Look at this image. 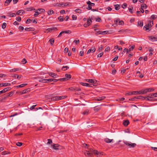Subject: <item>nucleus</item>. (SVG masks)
I'll return each instance as SVG.
<instances>
[{
  "mask_svg": "<svg viewBox=\"0 0 157 157\" xmlns=\"http://www.w3.org/2000/svg\"><path fill=\"white\" fill-rule=\"evenodd\" d=\"M51 147L55 150L61 149L63 148L62 146L57 144H53L51 145Z\"/></svg>",
  "mask_w": 157,
  "mask_h": 157,
  "instance_id": "obj_2",
  "label": "nucleus"
},
{
  "mask_svg": "<svg viewBox=\"0 0 157 157\" xmlns=\"http://www.w3.org/2000/svg\"><path fill=\"white\" fill-rule=\"evenodd\" d=\"M137 99L136 96H135L133 98L129 99V100L131 101H136Z\"/></svg>",
  "mask_w": 157,
  "mask_h": 157,
  "instance_id": "obj_57",
  "label": "nucleus"
},
{
  "mask_svg": "<svg viewBox=\"0 0 157 157\" xmlns=\"http://www.w3.org/2000/svg\"><path fill=\"white\" fill-rule=\"evenodd\" d=\"M24 11L23 10H18L16 12V15H18L20 14L21 13H22V14H23L24 13Z\"/></svg>",
  "mask_w": 157,
  "mask_h": 157,
  "instance_id": "obj_24",
  "label": "nucleus"
},
{
  "mask_svg": "<svg viewBox=\"0 0 157 157\" xmlns=\"http://www.w3.org/2000/svg\"><path fill=\"white\" fill-rule=\"evenodd\" d=\"M65 76L66 77L65 78H66V80H69L70 79L71 77V75L68 74H66Z\"/></svg>",
  "mask_w": 157,
  "mask_h": 157,
  "instance_id": "obj_19",
  "label": "nucleus"
},
{
  "mask_svg": "<svg viewBox=\"0 0 157 157\" xmlns=\"http://www.w3.org/2000/svg\"><path fill=\"white\" fill-rule=\"evenodd\" d=\"M36 11H40V12H41V13H44L45 12L44 9H38L36 10Z\"/></svg>",
  "mask_w": 157,
  "mask_h": 157,
  "instance_id": "obj_36",
  "label": "nucleus"
},
{
  "mask_svg": "<svg viewBox=\"0 0 157 157\" xmlns=\"http://www.w3.org/2000/svg\"><path fill=\"white\" fill-rule=\"evenodd\" d=\"M64 4L63 2H60V3H57L56 4V6L60 7L61 6H63Z\"/></svg>",
  "mask_w": 157,
  "mask_h": 157,
  "instance_id": "obj_26",
  "label": "nucleus"
},
{
  "mask_svg": "<svg viewBox=\"0 0 157 157\" xmlns=\"http://www.w3.org/2000/svg\"><path fill=\"white\" fill-rule=\"evenodd\" d=\"M148 25H149L150 27L151 28L153 25V21H149Z\"/></svg>",
  "mask_w": 157,
  "mask_h": 157,
  "instance_id": "obj_29",
  "label": "nucleus"
},
{
  "mask_svg": "<svg viewBox=\"0 0 157 157\" xmlns=\"http://www.w3.org/2000/svg\"><path fill=\"white\" fill-rule=\"evenodd\" d=\"M54 12L53 10H49L48 11V14L49 15H50L54 14Z\"/></svg>",
  "mask_w": 157,
  "mask_h": 157,
  "instance_id": "obj_27",
  "label": "nucleus"
},
{
  "mask_svg": "<svg viewBox=\"0 0 157 157\" xmlns=\"http://www.w3.org/2000/svg\"><path fill=\"white\" fill-rule=\"evenodd\" d=\"M48 73L50 76L53 78H57L58 77V75L55 73L52 72H49Z\"/></svg>",
  "mask_w": 157,
  "mask_h": 157,
  "instance_id": "obj_7",
  "label": "nucleus"
},
{
  "mask_svg": "<svg viewBox=\"0 0 157 157\" xmlns=\"http://www.w3.org/2000/svg\"><path fill=\"white\" fill-rule=\"evenodd\" d=\"M6 23H3L2 25V28L3 29H4L6 28Z\"/></svg>",
  "mask_w": 157,
  "mask_h": 157,
  "instance_id": "obj_51",
  "label": "nucleus"
},
{
  "mask_svg": "<svg viewBox=\"0 0 157 157\" xmlns=\"http://www.w3.org/2000/svg\"><path fill=\"white\" fill-rule=\"evenodd\" d=\"M80 84H81L82 85L86 86H87V87H92L93 86H94V85H93L92 84H90L86 83L85 82H80Z\"/></svg>",
  "mask_w": 157,
  "mask_h": 157,
  "instance_id": "obj_6",
  "label": "nucleus"
},
{
  "mask_svg": "<svg viewBox=\"0 0 157 157\" xmlns=\"http://www.w3.org/2000/svg\"><path fill=\"white\" fill-rule=\"evenodd\" d=\"M9 16L10 17H14L16 16V14L15 13H9Z\"/></svg>",
  "mask_w": 157,
  "mask_h": 157,
  "instance_id": "obj_37",
  "label": "nucleus"
},
{
  "mask_svg": "<svg viewBox=\"0 0 157 157\" xmlns=\"http://www.w3.org/2000/svg\"><path fill=\"white\" fill-rule=\"evenodd\" d=\"M144 90H142L138 91H133V92H134V95L136 94H144Z\"/></svg>",
  "mask_w": 157,
  "mask_h": 157,
  "instance_id": "obj_4",
  "label": "nucleus"
},
{
  "mask_svg": "<svg viewBox=\"0 0 157 157\" xmlns=\"http://www.w3.org/2000/svg\"><path fill=\"white\" fill-rule=\"evenodd\" d=\"M103 47V45H101L100 47L98 49V50L99 52H100L102 50V49Z\"/></svg>",
  "mask_w": 157,
  "mask_h": 157,
  "instance_id": "obj_53",
  "label": "nucleus"
},
{
  "mask_svg": "<svg viewBox=\"0 0 157 157\" xmlns=\"http://www.w3.org/2000/svg\"><path fill=\"white\" fill-rule=\"evenodd\" d=\"M101 109V108L99 107H94V110L96 112H97L99 110Z\"/></svg>",
  "mask_w": 157,
  "mask_h": 157,
  "instance_id": "obj_45",
  "label": "nucleus"
},
{
  "mask_svg": "<svg viewBox=\"0 0 157 157\" xmlns=\"http://www.w3.org/2000/svg\"><path fill=\"white\" fill-rule=\"evenodd\" d=\"M126 95H134V92L133 91L132 92H128L126 93L125 94Z\"/></svg>",
  "mask_w": 157,
  "mask_h": 157,
  "instance_id": "obj_30",
  "label": "nucleus"
},
{
  "mask_svg": "<svg viewBox=\"0 0 157 157\" xmlns=\"http://www.w3.org/2000/svg\"><path fill=\"white\" fill-rule=\"evenodd\" d=\"M77 16L75 15H72V18L73 20H76L77 19Z\"/></svg>",
  "mask_w": 157,
  "mask_h": 157,
  "instance_id": "obj_63",
  "label": "nucleus"
},
{
  "mask_svg": "<svg viewBox=\"0 0 157 157\" xmlns=\"http://www.w3.org/2000/svg\"><path fill=\"white\" fill-rule=\"evenodd\" d=\"M128 10L130 13H132L133 11V7L131 6V7L128 8Z\"/></svg>",
  "mask_w": 157,
  "mask_h": 157,
  "instance_id": "obj_50",
  "label": "nucleus"
},
{
  "mask_svg": "<svg viewBox=\"0 0 157 157\" xmlns=\"http://www.w3.org/2000/svg\"><path fill=\"white\" fill-rule=\"evenodd\" d=\"M38 11H36L35 13L34 14L33 16L35 17H36L39 14L41 13V12H40V11H39V12H38Z\"/></svg>",
  "mask_w": 157,
  "mask_h": 157,
  "instance_id": "obj_23",
  "label": "nucleus"
},
{
  "mask_svg": "<svg viewBox=\"0 0 157 157\" xmlns=\"http://www.w3.org/2000/svg\"><path fill=\"white\" fill-rule=\"evenodd\" d=\"M114 7L116 10H118L120 9V5L118 4L115 5Z\"/></svg>",
  "mask_w": 157,
  "mask_h": 157,
  "instance_id": "obj_40",
  "label": "nucleus"
},
{
  "mask_svg": "<svg viewBox=\"0 0 157 157\" xmlns=\"http://www.w3.org/2000/svg\"><path fill=\"white\" fill-rule=\"evenodd\" d=\"M138 25L140 27H142L143 26V23L141 21H139L138 23Z\"/></svg>",
  "mask_w": 157,
  "mask_h": 157,
  "instance_id": "obj_43",
  "label": "nucleus"
},
{
  "mask_svg": "<svg viewBox=\"0 0 157 157\" xmlns=\"http://www.w3.org/2000/svg\"><path fill=\"white\" fill-rule=\"evenodd\" d=\"M95 47H93L91 49H89L87 52V54H88L90 53L91 52H94L95 51Z\"/></svg>",
  "mask_w": 157,
  "mask_h": 157,
  "instance_id": "obj_8",
  "label": "nucleus"
},
{
  "mask_svg": "<svg viewBox=\"0 0 157 157\" xmlns=\"http://www.w3.org/2000/svg\"><path fill=\"white\" fill-rule=\"evenodd\" d=\"M152 19H155L156 18V16L155 15H152L151 16Z\"/></svg>",
  "mask_w": 157,
  "mask_h": 157,
  "instance_id": "obj_61",
  "label": "nucleus"
},
{
  "mask_svg": "<svg viewBox=\"0 0 157 157\" xmlns=\"http://www.w3.org/2000/svg\"><path fill=\"white\" fill-rule=\"evenodd\" d=\"M10 152L7 151H4L1 154L2 155H5L10 154Z\"/></svg>",
  "mask_w": 157,
  "mask_h": 157,
  "instance_id": "obj_39",
  "label": "nucleus"
},
{
  "mask_svg": "<svg viewBox=\"0 0 157 157\" xmlns=\"http://www.w3.org/2000/svg\"><path fill=\"white\" fill-rule=\"evenodd\" d=\"M130 47L129 48V50H128V52L130 51H132L135 47V46L134 45L131 46H130Z\"/></svg>",
  "mask_w": 157,
  "mask_h": 157,
  "instance_id": "obj_46",
  "label": "nucleus"
},
{
  "mask_svg": "<svg viewBox=\"0 0 157 157\" xmlns=\"http://www.w3.org/2000/svg\"><path fill=\"white\" fill-rule=\"evenodd\" d=\"M105 98V96H102L101 97L95 98V100L98 101H101L104 100Z\"/></svg>",
  "mask_w": 157,
  "mask_h": 157,
  "instance_id": "obj_10",
  "label": "nucleus"
},
{
  "mask_svg": "<svg viewBox=\"0 0 157 157\" xmlns=\"http://www.w3.org/2000/svg\"><path fill=\"white\" fill-rule=\"evenodd\" d=\"M48 142L47 143V144H51L52 143V141L51 139H48Z\"/></svg>",
  "mask_w": 157,
  "mask_h": 157,
  "instance_id": "obj_64",
  "label": "nucleus"
},
{
  "mask_svg": "<svg viewBox=\"0 0 157 157\" xmlns=\"http://www.w3.org/2000/svg\"><path fill=\"white\" fill-rule=\"evenodd\" d=\"M43 83H46L49 82L48 79H43Z\"/></svg>",
  "mask_w": 157,
  "mask_h": 157,
  "instance_id": "obj_54",
  "label": "nucleus"
},
{
  "mask_svg": "<svg viewBox=\"0 0 157 157\" xmlns=\"http://www.w3.org/2000/svg\"><path fill=\"white\" fill-rule=\"evenodd\" d=\"M108 31H101V35H104L105 34H106L108 33Z\"/></svg>",
  "mask_w": 157,
  "mask_h": 157,
  "instance_id": "obj_56",
  "label": "nucleus"
},
{
  "mask_svg": "<svg viewBox=\"0 0 157 157\" xmlns=\"http://www.w3.org/2000/svg\"><path fill=\"white\" fill-rule=\"evenodd\" d=\"M89 111L88 110L86 109L84 112H83L82 114L83 115H87L88 114Z\"/></svg>",
  "mask_w": 157,
  "mask_h": 157,
  "instance_id": "obj_32",
  "label": "nucleus"
},
{
  "mask_svg": "<svg viewBox=\"0 0 157 157\" xmlns=\"http://www.w3.org/2000/svg\"><path fill=\"white\" fill-rule=\"evenodd\" d=\"M127 6V5L126 3H124L122 5V8L124 9L126 8Z\"/></svg>",
  "mask_w": 157,
  "mask_h": 157,
  "instance_id": "obj_59",
  "label": "nucleus"
},
{
  "mask_svg": "<svg viewBox=\"0 0 157 157\" xmlns=\"http://www.w3.org/2000/svg\"><path fill=\"white\" fill-rule=\"evenodd\" d=\"M10 87H7L3 89V90L0 91V94L2 93H4L6 92L7 91L10 90Z\"/></svg>",
  "mask_w": 157,
  "mask_h": 157,
  "instance_id": "obj_9",
  "label": "nucleus"
},
{
  "mask_svg": "<svg viewBox=\"0 0 157 157\" xmlns=\"http://www.w3.org/2000/svg\"><path fill=\"white\" fill-rule=\"evenodd\" d=\"M137 99H144L146 98L147 97H143L142 96H137Z\"/></svg>",
  "mask_w": 157,
  "mask_h": 157,
  "instance_id": "obj_18",
  "label": "nucleus"
},
{
  "mask_svg": "<svg viewBox=\"0 0 157 157\" xmlns=\"http://www.w3.org/2000/svg\"><path fill=\"white\" fill-rule=\"evenodd\" d=\"M129 122L128 120H126L124 121L123 124L124 125L126 126L129 124Z\"/></svg>",
  "mask_w": 157,
  "mask_h": 157,
  "instance_id": "obj_14",
  "label": "nucleus"
},
{
  "mask_svg": "<svg viewBox=\"0 0 157 157\" xmlns=\"http://www.w3.org/2000/svg\"><path fill=\"white\" fill-rule=\"evenodd\" d=\"M75 12L77 13H82V10L80 9H76L75 10Z\"/></svg>",
  "mask_w": 157,
  "mask_h": 157,
  "instance_id": "obj_41",
  "label": "nucleus"
},
{
  "mask_svg": "<svg viewBox=\"0 0 157 157\" xmlns=\"http://www.w3.org/2000/svg\"><path fill=\"white\" fill-rule=\"evenodd\" d=\"M59 96L53 97L51 98L52 101H57L59 100V98H58Z\"/></svg>",
  "mask_w": 157,
  "mask_h": 157,
  "instance_id": "obj_20",
  "label": "nucleus"
},
{
  "mask_svg": "<svg viewBox=\"0 0 157 157\" xmlns=\"http://www.w3.org/2000/svg\"><path fill=\"white\" fill-rule=\"evenodd\" d=\"M141 9H146L147 8V6L145 4H142L141 6Z\"/></svg>",
  "mask_w": 157,
  "mask_h": 157,
  "instance_id": "obj_33",
  "label": "nucleus"
},
{
  "mask_svg": "<svg viewBox=\"0 0 157 157\" xmlns=\"http://www.w3.org/2000/svg\"><path fill=\"white\" fill-rule=\"evenodd\" d=\"M110 50V48L109 47H107L105 49V52H108Z\"/></svg>",
  "mask_w": 157,
  "mask_h": 157,
  "instance_id": "obj_62",
  "label": "nucleus"
},
{
  "mask_svg": "<svg viewBox=\"0 0 157 157\" xmlns=\"http://www.w3.org/2000/svg\"><path fill=\"white\" fill-rule=\"evenodd\" d=\"M88 150H86L84 152V154L86 156H91L93 155V154L96 155L98 156H100L101 154L99 152H98L97 150H94L93 149L87 147Z\"/></svg>",
  "mask_w": 157,
  "mask_h": 157,
  "instance_id": "obj_1",
  "label": "nucleus"
},
{
  "mask_svg": "<svg viewBox=\"0 0 157 157\" xmlns=\"http://www.w3.org/2000/svg\"><path fill=\"white\" fill-rule=\"evenodd\" d=\"M27 90H28L27 89H25V90H22V91H21L20 92V94H22L26 93L27 91Z\"/></svg>",
  "mask_w": 157,
  "mask_h": 157,
  "instance_id": "obj_44",
  "label": "nucleus"
},
{
  "mask_svg": "<svg viewBox=\"0 0 157 157\" xmlns=\"http://www.w3.org/2000/svg\"><path fill=\"white\" fill-rule=\"evenodd\" d=\"M86 82H89L90 83H95V82L96 81L94 79H86Z\"/></svg>",
  "mask_w": 157,
  "mask_h": 157,
  "instance_id": "obj_12",
  "label": "nucleus"
},
{
  "mask_svg": "<svg viewBox=\"0 0 157 157\" xmlns=\"http://www.w3.org/2000/svg\"><path fill=\"white\" fill-rule=\"evenodd\" d=\"M149 39L152 41H157V36H149Z\"/></svg>",
  "mask_w": 157,
  "mask_h": 157,
  "instance_id": "obj_5",
  "label": "nucleus"
},
{
  "mask_svg": "<svg viewBox=\"0 0 157 157\" xmlns=\"http://www.w3.org/2000/svg\"><path fill=\"white\" fill-rule=\"evenodd\" d=\"M59 98V100L64 99L65 98V96H59L58 97Z\"/></svg>",
  "mask_w": 157,
  "mask_h": 157,
  "instance_id": "obj_60",
  "label": "nucleus"
},
{
  "mask_svg": "<svg viewBox=\"0 0 157 157\" xmlns=\"http://www.w3.org/2000/svg\"><path fill=\"white\" fill-rule=\"evenodd\" d=\"M27 84V83L22 84H21V85H18V86H16V87L17 88H19V87H23L25 86Z\"/></svg>",
  "mask_w": 157,
  "mask_h": 157,
  "instance_id": "obj_21",
  "label": "nucleus"
},
{
  "mask_svg": "<svg viewBox=\"0 0 157 157\" xmlns=\"http://www.w3.org/2000/svg\"><path fill=\"white\" fill-rule=\"evenodd\" d=\"M70 4H71L70 3H67V2H65L64 3L63 6L62 7L64 6H70Z\"/></svg>",
  "mask_w": 157,
  "mask_h": 157,
  "instance_id": "obj_47",
  "label": "nucleus"
},
{
  "mask_svg": "<svg viewBox=\"0 0 157 157\" xmlns=\"http://www.w3.org/2000/svg\"><path fill=\"white\" fill-rule=\"evenodd\" d=\"M150 28V26L149 25L147 24V25H145V26H144V28L145 29V30H148Z\"/></svg>",
  "mask_w": 157,
  "mask_h": 157,
  "instance_id": "obj_38",
  "label": "nucleus"
},
{
  "mask_svg": "<svg viewBox=\"0 0 157 157\" xmlns=\"http://www.w3.org/2000/svg\"><path fill=\"white\" fill-rule=\"evenodd\" d=\"M91 22H92V21L90 18H89L87 19L86 23L88 24V25H90Z\"/></svg>",
  "mask_w": 157,
  "mask_h": 157,
  "instance_id": "obj_34",
  "label": "nucleus"
},
{
  "mask_svg": "<svg viewBox=\"0 0 157 157\" xmlns=\"http://www.w3.org/2000/svg\"><path fill=\"white\" fill-rule=\"evenodd\" d=\"M124 143L126 145H128L130 147L133 148L136 146L135 143H131L130 142H127L126 141L124 142Z\"/></svg>",
  "mask_w": 157,
  "mask_h": 157,
  "instance_id": "obj_3",
  "label": "nucleus"
},
{
  "mask_svg": "<svg viewBox=\"0 0 157 157\" xmlns=\"http://www.w3.org/2000/svg\"><path fill=\"white\" fill-rule=\"evenodd\" d=\"M119 18H115L114 20V24L113 25L115 26V25H117V24H118L119 21Z\"/></svg>",
  "mask_w": 157,
  "mask_h": 157,
  "instance_id": "obj_16",
  "label": "nucleus"
},
{
  "mask_svg": "<svg viewBox=\"0 0 157 157\" xmlns=\"http://www.w3.org/2000/svg\"><path fill=\"white\" fill-rule=\"evenodd\" d=\"M154 90L152 89L151 88H147L145 89H144V94L147 93V92H149L152 91Z\"/></svg>",
  "mask_w": 157,
  "mask_h": 157,
  "instance_id": "obj_11",
  "label": "nucleus"
},
{
  "mask_svg": "<svg viewBox=\"0 0 157 157\" xmlns=\"http://www.w3.org/2000/svg\"><path fill=\"white\" fill-rule=\"evenodd\" d=\"M63 33H65L66 34H70L71 33V32L70 30H67L66 31H62Z\"/></svg>",
  "mask_w": 157,
  "mask_h": 157,
  "instance_id": "obj_35",
  "label": "nucleus"
},
{
  "mask_svg": "<svg viewBox=\"0 0 157 157\" xmlns=\"http://www.w3.org/2000/svg\"><path fill=\"white\" fill-rule=\"evenodd\" d=\"M59 80V79H56L54 78H52V79H48V81H49V82H50L52 81L54 82H56Z\"/></svg>",
  "mask_w": 157,
  "mask_h": 157,
  "instance_id": "obj_22",
  "label": "nucleus"
},
{
  "mask_svg": "<svg viewBox=\"0 0 157 157\" xmlns=\"http://www.w3.org/2000/svg\"><path fill=\"white\" fill-rule=\"evenodd\" d=\"M12 0H6L5 2V5H8L11 1Z\"/></svg>",
  "mask_w": 157,
  "mask_h": 157,
  "instance_id": "obj_31",
  "label": "nucleus"
},
{
  "mask_svg": "<svg viewBox=\"0 0 157 157\" xmlns=\"http://www.w3.org/2000/svg\"><path fill=\"white\" fill-rule=\"evenodd\" d=\"M20 69L19 68H14L12 69H11L10 70V72H14L20 70Z\"/></svg>",
  "mask_w": 157,
  "mask_h": 157,
  "instance_id": "obj_25",
  "label": "nucleus"
},
{
  "mask_svg": "<svg viewBox=\"0 0 157 157\" xmlns=\"http://www.w3.org/2000/svg\"><path fill=\"white\" fill-rule=\"evenodd\" d=\"M58 19L60 21H63V18L62 17L60 16L58 17Z\"/></svg>",
  "mask_w": 157,
  "mask_h": 157,
  "instance_id": "obj_49",
  "label": "nucleus"
},
{
  "mask_svg": "<svg viewBox=\"0 0 157 157\" xmlns=\"http://www.w3.org/2000/svg\"><path fill=\"white\" fill-rule=\"evenodd\" d=\"M113 140V139H109L108 138H105L104 139V141L108 143H110Z\"/></svg>",
  "mask_w": 157,
  "mask_h": 157,
  "instance_id": "obj_17",
  "label": "nucleus"
},
{
  "mask_svg": "<svg viewBox=\"0 0 157 157\" xmlns=\"http://www.w3.org/2000/svg\"><path fill=\"white\" fill-rule=\"evenodd\" d=\"M10 85V83H0V87L8 86Z\"/></svg>",
  "mask_w": 157,
  "mask_h": 157,
  "instance_id": "obj_13",
  "label": "nucleus"
},
{
  "mask_svg": "<svg viewBox=\"0 0 157 157\" xmlns=\"http://www.w3.org/2000/svg\"><path fill=\"white\" fill-rule=\"evenodd\" d=\"M32 28H30H30L26 27L25 29V30L26 31H30L32 30Z\"/></svg>",
  "mask_w": 157,
  "mask_h": 157,
  "instance_id": "obj_48",
  "label": "nucleus"
},
{
  "mask_svg": "<svg viewBox=\"0 0 157 157\" xmlns=\"http://www.w3.org/2000/svg\"><path fill=\"white\" fill-rule=\"evenodd\" d=\"M57 29L56 27H52L49 29V31L52 32L53 30H57Z\"/></svg>",
  "mask_w": 157,
  "mask_h": 157,
  "instance_id": "obj_28",
  "label": "nucleus"
},
{
  "mask_svg": "<svg viewBox=\"0 0 157 157\" xmlns=\"http://www.w3.org/2000/svg\"><path fill=\"white\" fill-rule=\"evenodd\" d=\"M49 41L50 42V43L52 44V45L54 41V39H50L49 40Z\"/></svg>",
  "mask_w": 157,
  "mask_h": 157,
  "instance_id": "obj_52",
  "label": "nucleus"
},
{
  "mask_svg": "<svg viewBox=\"0 0 157 157\" xmlns=\"http://www.w3.org/2000/svg\"><path fill=\"white\" fill-rule=\"evenodd\" d=\"M118 24L119 25H122L124 24V22L123 21H120L119 20V21Z\"/></svg>",
  "mask_w": 157,
  "mask_h": 157,
  "instance_id": "obj_55",
  "label": "nucleus"
},
{
  "mask_svg": "<svg viewBox=\"0 0 157 157\" xmlns=\"http://www.w3.org/2000/svg\"><path fill=\"white\" fill-rule=\"evenodd\" d=\"M69 68V67L67 66H63L62 68V70L63 71H65L66 70Z\"/></svg>",
  "mask_w": 157,
  "mask_h": 157,
  "instance_id": "obj_42",
  "label": "nucleus"
},
{
  "mask_svg": "<svg viewBox=\"0 0 157 157\" xmlns=\"http://www.w3.org/2000/svg\"><path fill=\"white\" fill-rule=\"evenodd\" d=\"M157 97V93L152 94L150 95V96L149 95L148 96H147V97L150 98H152V97Z\"/></svg>",
  "mask_w": 157,
  "mask_h": 157,
  "instance_id": "obj_15",
  "label": "nucleus"
},
{
  "mask_svg": "<svg viewBox=\"0 0 157 157\" xmlns=\"http://www.w3.org/2000/svg\"><path fill=\"white\" fill-rule=\"evenodd\" d=\"M16 145L18 146H21L22 145V143L21 142H17L16 144Z\"/></svg>",
  "mask_w": 157,
  "mask_h": 157,
  "instance_id": "obj_58",
  "label": "nucleus"
}]
</instances>
